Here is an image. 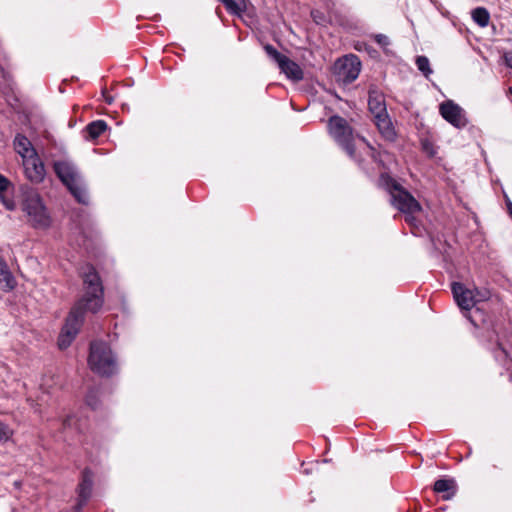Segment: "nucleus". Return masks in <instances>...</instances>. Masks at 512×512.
<instances>
[{
  "label": "nucleus",
  "mask_w": 512,
  "mask_h": 512,
  "mask_svg": "<svg viewBox=\"0 0 512 512\" xmlns=\"http://www.w3.org/2000/svg\"><path fill=\"white\" fill-rule=\"evenodd\" d=\"M458 486L454 478H441L435 481L433 491L445 501L451 500L457 493Z\"/></svg>",
  "instance_id": "obj_12"
},
{
  "label": "nucleus",
  "mask_w": 512,
  "mask_h": 512,
  "mask_svg": "<svg viewBox=\"0 0 512 512\" xmlns=\"http://www.w3.org/2000/svg\"><path fill=\"white\" fill-rule=\"evenodd\" d=\"M502 58L504 60V63L506 64V66L509 67L510 69H512V53L505 52L503 54Z\"/></svg>",
  "instance_id": "obj_29"
},
{
  "label": "nucleus",
  "mask_w": 512,
  "mask_h": 512,
  "mask_svg": "<svg viewBox=\"0 0 512 512\" xmlns=\"http://www.w3.org/2000/svg\"><path fill=\"white\" fill-rule=\"evenodd\" d=\"M473 291H474L475 296H476V304L479 303V302L486 301L490 297V293H489L488 290L474 289Z\"/></svg>",
  "instance_id": "obj_25"
},
{
  "label": "nucleus",
  "mask_w": 512,
  "mask_h": 512,
  "mask_svg": "<svg viewBox=\"0 0 512 512\" xmlns=\"http://www.w3.org/2000/svg\"><path fill=\"white\" fill-rule=\"evenodd\" d=\"M22 209L34 228L45 229L49 227L50 217L37 191L30 189L24 193Z\"/></svg>",
  "instance_id": "obj_3"
},
{
  "label": "nucleus",
  "mask_w": 512,
  "mask_h": 512,
  "mask_svg": "<svg viewBox=\"0 0 512 512\" xmlns=\"http://www.w3.org/2000/svg\"><path fill=\"white\" fill-rule=\"evenodd\" d=\"M107 129V123L104 120H95L86 126L87 138L96 139Z\"/></svg>",
  "instance_id": "obj_19"
},
{
  "label": "nucleus",
  "mask_w": 512,
  "mask_h": 512,
  "mask_svg": "<svg viewBox=\"0 0 512 512\" xmlns=\"http://www.w3.org/2000/svg\"><path fill=\"white\" fill-rule=\"evenodd\" d=\"M88 364L93 372L101 376H111L118 370L115 355L110 346L103 341L91 342Z\"/></svg>",
  "instance_id": "obj_2"
},
{
  "label": "nucleus",
  "mask_w": 512,
  "mask_h": 512,
  "mask_svg": "<svg viewBox=\"0 0 512 512\" xmlns=\"http://www.w3.org/2000/svg\"><path fill=\"white\" fill-rule=\"evenodd\" d=\"M441 116L456 128H463L467 125L464 110L453 101L448 100L440 104Z\"/></svg>",
  "instance_id": "obj_8"
},
{
  "label": "nucleus",
  "mask_w": 512,
  "mask_h": 512,
  "mask_svg": "<svg viewBox=\"0 0 512 512\" xmlns=\"http://www.w3.org/2000/svg\"><path fill=\"white\" fill-rule=\"evenodd\" d=\"M374 122L381 133V135L388 141H394L396 138V132L393 124L388 116L385 114L383 117L375 118Z\"/></svg>",
  "instance_id": "obj_16"
},
{
  "label": "nucleus",
  "mask_w": 512,
  "mask_h": 512,
  "mask_svg": "<svg viewBox=\"0 0 512 512\" xmlns=\"http://www.w3.org/2000/svg\"><path fill=\"white\" fill-rule=\"evenodd\" d=\"M66 187L80 204L87 205L89 203V194L82 178Z\"/></svg>",
  "instance_id": "obj_17"
},
{
  "label": "nucleus",
  "mask_w": 512,
  "mask_h": 512,
  "mask_svg": "<svg viewBox=\"0 0 512 512\" xmlns=\"http://www.w3.org/2000/svg\"><path fill=\"white\" fill-rule=\"evenodd\" d=\"M17 285L16 279L11 273L6 261L0 256V288L4 292L12 291Z\"/></svg>",
  "instance_id": "obj_15"
},
{
  "label": "nucleus",
  "mask_w": 512,
  "mask_h": 512,
  "mask_svg": "<svg viewBox=\"0 0 512 512\" xmlns=\"http://www.w3.org/2000/svg\"><path fill=\"white\" fill-rule=\"evenodd\" d=\"M423 149L425 151H428V149H429V143L428 142H423Z\"/></svg>",
  "instance_id": "obj_33"
},
{
  "label": "nucleus",
  "mask_w": 512,
  "mask_h": 512,
  "mask_svg": "<svg viewBox=\"0 0 512 512\" xmlns=\"http://www.w3.org/2000/svg\"><path fill=\"white\" fill-rule=\"evenodd\" d=\"M0 72L2 73L3 77L5 78L6 77V72L3 68L0 67Z\"/></svg>",
  "instance_id": "obj_34"
},
{
  "label": "nucleus",
  "mask_w": 512,
  "mask_h": 512,
  "mask_svg": "<svg viewBox=\"0 0 512 512\" xmlns=\"http://www.w3.org/2000/svg\"><path fill=\"white\" fill-rule=\"evenodd\" d=\"M82 278L85 293L83 297L72 307L62 331L58 338L60 349H66L76 335L84 321L86 311L98 312L103 305V285L95 268L86 265L82 268Z\"/></svg>",
  "instance_id": "obj_1"
},
{
  "label": "nucleus",
  "mask_w": 512,
  "mask_h": 512,
  "mask_svg": "<svg viewBox=\"0 0 512 512\" xmlns=\"http://www.w3.org/2000/svg\"><path fill=\"white\" fill-rule=\"evenodd\" d=\"M405 221L411 225H415V217L414 214H405Z\"/></svg>",
  "instance_id": "obj_31"
},
{
  "label": "nucleus",
  "mask_w": 512,
  "mask_h": 512,
  "mask_svg": "<svg viewBox=\"0 0 512 512\" xmlns=\"http://www.w3.org/2000/svg\"><path fill=\"white\" fill-rule=\"evenodd\" d=\"M387 186L391 196L390 201L399 211L404 214H414L421 210L419 202L396 181L390 180Z\"/></svg>",
  "instance_id": "obj_6"
},
{
  "label": "nucleus",
  "mask_w": 512,
  "mask_h": 512,
  "mask_svg": "<svg viewBox=\"0 0 512 512\" xmlns=\"http://www.w3.org/2000/svg\"><path fill=\"white\" fill-rule=\"evenodd\" d=\"M471 17L473 21L478 24L481 28H484L488 25L490 20V14L488 10L484 7H476L471 12Z\"/></svg>",
  "instance_id": "obj_21"
},
{
  "label": "nucleus",
  "mask_w": 512,
  "mask_h": 512,
  "mask_svg": "<svg viewBox=\"0 0 512 512\" xmlns=\"http://www.w3.org/2000/svg\"><path fill=\"white\" fill-rule=\"evenodd\" d=\"M328 129L333 139L352 159L356 160L352 128L349 126L348 122L344 118L334 115L329 118Z\"/></svg>",
  "instance_id": "obj_5"
},
{
  "label": "nucleus",
  "mask_w": 512,
  "mask_h": 512,
  "mask_svg": "<svg viewBox=\"0 0 512 512\" xmlns=\"http://www.w3.org/2000/svg\"><path fill=\"white\" fill-rule=\"evenodd\" d=\"M74 422H75L74 421V416H67L63 420V427H64V429L71 427L74 424Z\"/></svg>",
  "instance_id": "obj_30"
},
{
  "label": "nucleus",
  "mask_w": 512,
  "mask_h": 512,
  "mask_svg": "<svg viewBox=\"0 0 512 512\" xmlns=\"http://www.w3.org/2000/svg\"><path fill=\"white\" fill-rule=\"evenodd\" d=\"M13 436V429L0 420V442H6Z\"/></svg>",
  "instance_id": "obj_24"
},
{
  "label": "nucleus",
  "mask_w": 512,
  "mask_h": 512,
  "mask_svg": "<svg viewBox=\"0 0 512 512\" xmlns=\"http://www.w3.org/2000/svg\"><path fill=\"white\" fill-rule=\"evenodd\" d=\"M93 486V474L89 469H85L82 472V480L78 487V506L81 507L86 504L87 500L91 496Z\"/></svg>",
  "instance_id": "obj_14"
},
{
  "label": "nucleus",
  "mask_w": 512,
  "mask_h": 512,
  "mask_svg": "<svg viewBox=\"0 0 512 512\" xmlns=\"http://www.w3.org/2000/svg\"><path fill=\"white\" fill-rule=\"evenodd\" d=\"M368 107L374 119L388 114L384 95L375 89L369 91Z\"/></svg>",
  "instance_id": "obj_13"
},
{
  "label": "nucleus",
  "mask_w": 512,
  "mask_h": 512,
  "mask_svg": "<svg viewBox=\"0 0 512 512\" xmlns=\"http://www.w3.org/2000/svg\"><path fill=\"white\" fill-rule=\"evenodd\" d=\"M106 102L111 104L112 103V99L111 98H106Z\"/></svg>",
  "instance_id": "obj_35"
},
{
  "label": "nucleus",
  "mask_w": 512,
  "mask_h": 512,
  "mask_svg": "<svg viewBox=\"0 0 512 512\" xmlns=\"http://www.w3.org/2000/svg\"><path fill=\"white\" fill-rule=\"evenodd\" d=\"M375 41L382 47H386L390 44L389 38L386 34H374Z\"/></svg>",
  "instance_id": "obj_26"
},
{
  "label": "nucleus",
  "mask_w": 512,
  "mask_h": 512,
  "mask_svg": "<svg viewBox=\"0 0 512 512\" xmlns=\"http://www.w3.org/2000/svg\"><path fill=\"white\" fill-rule=\"evenodd\" d=\"M14 146L17 153L21 155L23 160H25V158H28L30 155H33V152H36L32 147V144L29 141V139L21 134H18L15 137Z\"/></svg>",
  "instance_id": "obj_18"
},
{
  "label": "nucleus",
  "mask_w": 512,
  "mask_h": 512,
  "mask_svg": "<svg viewBox=\"0 0 512 512\" xmlns=\"http://www.w3.org/2000/svg\"><path fill=\"white\" fill-rule=\"evenodd\" d=\"M2 203L4 204V206L8 209V210H14L15 209V203L13 200L11 199H6L5 196L2 194L1 197H0Z\"/></svg>",
  "instance_id": "obj_28"
},
{
  "label": "nucleus",
  "mask_w": 512,
  "mask_h": 512,
  "mask_svg": "<svg viewBox=\"0 0 512 512\" xmlns=\"http://www.w3.org/2000/svg\"><path fill=\"white\" fill-rule=\"evenodd\" d=\"M506 205H507L508 213H509V215L512 218V202L509 199H507L506 200Z\"/></svg>",
  "instance_id": "obj_32"
},
{
  "label": "nucleus",
  "mask_w": 512,
  "mask_h": 512,
  "mask_svg": "<svg viewBox=\"0 0 512 512\" xmlns=\"http://www.w3.org/2000/svg\"><path fill=\"white\" fill-rule=\"evenodd\" d=\"M226 10L233 15H236L238 17H242V13L246 9V3L245 0H220Z\"/></svg>",
  "instance_id": "obj_20"
},
{
  "label": "nucleus",
  "mask_w": 512,
  "mask_h": 512,
  "mask_svg": "<svg viewBox=\"0 0 512 512\" xmlns=\"http://www.w3.org/2000/svg\"><path fill=\"white\" fill-rule=\"evenodd\" d=\"M453 297L461 310L470 311L476 305V296L473 290L460 282L451 284Z\"/></svg>",
  "instance_id": "obj_11"
},
{
  "label": "nucleus",
  "mask_w": 512,
  "mask_h": 512,
  "mask_svg": "<svg viewBox=\"0 0 512 512\" xmlns=\"http://www.w3.org/2000/svg\"><path fill=\"white\" fill-rule=\"evenodd\" d=\"M86 404L93 410L97 409L99 404V390L90 389L86 395Z\"/></svg>",
  "instance_id": "obj_23"
},
{
  "label": "nucleus",
  "mask_w": 512,
  "mask_h": 512,
  "mask_svg": "<svg viewBox=\"0 0 512 512\" xmlns=\"http://www.w3.org/2000/svg\"><path fill=\"white\" fill-rule=\"evenodd\" d=\"M509 94L512 96V87L509 88Z\"/></svg>",
  "instance_id": "obj_36"
},
{
  "label": "nucleus",
  "mask_w": 512,
  "mask_h": 512,
  "mask_svg": "<svg viewBox=\"0 0 512 512\" xmlns=\"http://www.w3.org/2000/svg\"><path fill=\"white\" fill-rule=\"evenodd\" d=\"M23 167L26 177L32 183H41L46 175L45 167L42 160L36 152L23 160Z\"/></svg>",
  "instance_id": "obj_10"
},
{
  "label": "nucleus",
  "mask_w": 512,
  "mask_h": 512,
  "mask_svg": "<svg viewBox=\"0 0 512 512\" xmlns=\"http://www.w3.org/2000/svg\"><path fill=\"white\" fill-rule=\"evenodd\" d=\"M415 63L418 70L421 71L426 78H428L429 75L432 73L429 59L426 56H418L416 58Z\"/></svg>",
  "instance_id": "obj_22"
},
{
  "label": "nucleus",
  "mask_w": 512,
  "mask_h": 512,
  "mask_svg": "<svg viewBox=\"0 0 512 512\" xmlns=\"http://www.w3.org/2000/svg\"><path fill=\"white\" fill-rule=\"evenodd\" d=\"M361 67L358 56L347 54L335 61L332 66V75L337 83L348 85L358 78Z\"/></svg>",
  "instance_id": "obj_4"
},
{
  "label": "nucleus",
  "mask_w": 512,
  "mask_h": 512,
  "mask_svg": "<svg viewBox=\"0 0 512 512\" xmlns=\"http://www.w3.org/2000/svg\"><path fill=\"white\" fill-rule=\"evenodd\" d=\"M311 16L316 24L321 25L323 21V14L318 10L311 11Z\"/></svg>",
  "instance_id": "obj_27"
},
{
  "label": "nucleus",
  "mask_w": 512,
  "mask_h": 512,
  "mask_svg": "<svg viewBox=\"0 0 512 512\" xmlns=\"http://www.w3.org/2000/svg\"><path fill=\"white\" fill-rule=\"evenodd\" d=\"M53 170L65 186L82 178L76 165L69 159L54 161Z\"/></svg>",
  "instance_id": "obj_9"
},
{
  "label": "nucleus",
  "mask_w": 512,
  "mask_h": 512,
  "mask_svg": "<svg viewBox=\"0 0 512 512\" xmlns=\"http://www.w3.org/2000/svg\"><path fill=\"white\" fill-rule=\"evenodd\" d=\"M264 49L267 55L278 65L280 71L284 73L288 79L295 82L303 79V70L296 62L278 52L277 49L270 44H266Z\"/></svg>",
  "instance_id": "obj_7"
}]
</instances>
